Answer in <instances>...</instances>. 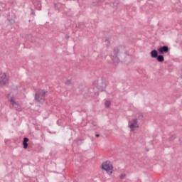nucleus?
<instances>
[{
	"instance_id": "obj_1",
	"label": "nucleus",
	"mask_w": 182,
	"mask_h": 182,
	"mask_svg": "<svg viewBox=\"0 0 182 182\" xmlns=\"http://www.w3.org/2000/svg\"><path fill=\"white\" fill-rule=\"evenodd\" d=\"M101 168L105 170L109 176L113 174V164L109 161L103 162L101 165Z\"/></svg>"
},
{
	"instance_id": "obj_2",
	"label": "nucleus",
	"mask_w": 182,
	"mask_h": 182,
	"mask_svg": "<svg viewBox=\"0 0 182 182\" xmlns=\"http://www.w3.org/2000/svg\"><path fill=\"white\" fill-rule=\"evenodd\" d=\"M45 95H46L45 90H38L36 92L35 99L37 100V102L42 103V102L45 100Z\"/></svg>"
},
{
	"instance_id": "obj_3",
	"label": "nucleus",
	"mask_w": 182,
	"mask_h": 182,
	"mask_svg": "<svg viewBox=\"0 0 182 182\" xmlns=\"http://www.w3.org/2000/svg\"><path fill=\"white\" fill-rule=\"evenodd\" d=\"M10 102L11 103L13 107L17 110V112H21L22 108L21 107V105L18 104V102H15V97H11L10 98Z\"/></svg>"
},
{
	"instance_id": "obj_4",
	"label": "nucleus",
	"mask_w": 182,
	"mask_h": 182,
	"mask_svg": "<svg viewBox=\"0 0 182 182\" xmlns=\"http://www.w3.org/2000/svg\"><path fill=\"white\" fill-rule=\"evenodd\" d=\"M9 77L6 73H2L0 74V86H4L8 83Z\"/></svg>"
},
{
	"instance_id": "obj_5",
	"label": "nucleus",
	"mask_w": 182,
	"mask_h": 182,
	"mask_svg": "<svg viewBox=\"0 0 182 182\" xmlns=\"http://www.w3.org/2000/svg\"><path fill=\"white\" fill-rule=\"evenodd\" d=\"M129 127L131 130H134V129H137L139 127V124L137 123V119H134L132 121L129 122Z\"/></svg>"
},
{
	"instance_id": "obj_6",
	"label": "nucleus",
	"mask_w": 182,
	"mask_h": 182,
	"mask_svg": "<svg viewBox=\"0 0 182 182\" xmlns=\"http://www.w3.org/2000/svg\"><path fill=\"white\" fill-rule=\"evenodd\" d=\"M168 47L167 46H161L159 49H158V52H159L161 55L164 54V53H168Z\"/></svg>"
},
{
	"instance_id": "obj_7",
	"label": "nucleus",
	"mask_w": 182,
	"mask_h": 182,
	"mask_svg": "<svg viewBox=\"0 0 182 182\" xmlns=\"http://www.w3.org/2000/svg\"><path fill=\"white\" fill-rule=\"evenodd\" d=\"M114 53L115 55L114 57L112 56V62L116 65V63H119V58L117 57V53H119V49H115L114 50Z\"/></svg>"
},
{
	"instance_id": "obj_8",
	"label": "nucleus",
	"mask_w": 182,
	"mask_h": 182,
	"mask_svg": "<svg viewBox=\"0 0 182 182\" xmlns=\"http://www.w3.org/2000/svg\"><path fill=\"white\" fill-rule=\"evenodd\" d=\"M29 141V139L25 137L23 138V149H28V142Z\"/></svg>"
},
{
	"instance_id": "obj_9",
	"label": "nucleus",
	"mask_w": 182,
	"mask_h": 182,
	"mask_svg": "<svg viewBox=\"0 0 182 182\" xmlns=\"http://www.w3.org/2000/svg\"><path fill=\"white\" fill-rule=\"evenodd\" d=\"M151 56L153 58H157V56H159V53H157V50H153L152 51H151Z\"/></svg>"
},
{
	"instance_id": "obj_10",
	"label": "nucleus",
	"mask_w": 182,
	"mask_h": 182,
	"mask_svg": "<svg viewBox=\"0 0 182 182\" xmlns=\"http://www.w3.org/2000/svg\"><path fill=\"white\" fill-rule=\"evenodd\" d=\"M158 62H164V56L163 55H157Z\"/></svg>"
},
{
	"instance_id": "obj_11",
	"label": "nucleus",
	"mask_w": 182,
	"mask_h": 182,
	"mask_svg": "<svg viewBox=\"0 0 182 182\" xmlns=\"http://www.w3.org/2000/svg\"><path fill=\"white\" fill-rule=\"evenodd\" d=\"M110 105H112V102H110V101L105 102V107H110Z\"/></svg>"
},
{
	"instance_id": "obj_12",
	"label": "nucleus",
	"mask_w": 182,
	"mask_h": 182,
	"mask_svg": "<svg viewBox=\"0 0 182 182\" xmlns=\"http://www.w3.org/2000/svg\"><path fill=\"white\" fill-rule=\"evenodd\" d=\"M124 177H126V174L122 173V174L120 175L119 178H120L121 180H123V178H124Z\"/></svg>"
},
{
	"instance_id": "obj_13",
	"label": "nucleus",
	"mask_w": 182,
	"mask_h": 182,
	"mask_svg": "<svg viewBox=\"0 0 182 182\" xmlns=\"http://www.w3.org/2000/svg\"><path fill=\"white\" fill-rule=\"evenodd\" d=\"M69 83H70V80H68V81H67V84L69 85Z\"/></svg>"
},
{
	"instance_id": "obj_14",
	"label": "nucleus",
	"mask_w": 182,
	"mask_h": 182,
	"mask_svg": "<svg viewBox=\"0 0 182 182\" xmlns=\"http://www.w3.org/2000/svg\"><path fill=\"white\" fill-rule=\"evenodd\" d=\"M95 136H96L97 137H99V134H97Z\"/></svg>"
}]
</instances>
